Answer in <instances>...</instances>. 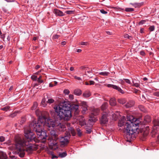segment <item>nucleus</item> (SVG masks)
I'll list each match as a JSON object with an SVG mask.
<instances>
[{"label": "nucleus", "instance_id": "obj_15", "mask_svg": "<svg viewBox=\"0 0 159 159\" xmlns=\"http://www.w3.org/2000/svg\"><path fill=\"white\" fill-rule=\"evenodd\" d=\"M124 80L125 81V82L126 83H127L128 84H132L131 82L130 81V80H129L128 79H120V81L122 83H125Z\"/></svg>", "mask_w": 159, "mask_h": 159}, {"label": "nucleus", "instance_id": "obj_32", "mask_svg": "<svg viewBox=\"0 0 159 159\" xmlns=\"http://www.w3.org/2000/svg\"><path fill=\"white\" fill-rule=\"evenodd\" d=\"M125 10L126 12H131L134 11V9L132 8H126Z\"/></svg>", "mask_w": 159, "mask_h": 159}, {"label": "nucleus", "instance_id": "obj_36", "mask_svg": "<svg viewBox=\"0 0 159 159\" xmlns=\"http://www.w3.org/2000/svg\"><path fill=\"white\" fill-rule=\"evenodd\" d=\"M76 130L77 132V134L78 136H81L82 135V133L80 131V130L79 128H77L76 129Z\"/></svg>", "mask_w": 159, "mask_h": 159}, {"label": "nucleus", "instance_id": "obj_17", "mask_svg": "<svg viewBox=\"0 0 159 159\" xmlns=\"http://www.w3.org/2000/svg\"><path fill=\"white\" fill-rule=\"evenodd\" d=\"M48 103V102L46 101V99L44 98L42 99V102H41V105L43 107H45L47 105Z\"/></svg>", "mask_w": 159, "mask_h": 159}, {"label": "nucleus", "instance_id": "obj_43", "mask_svg": "<svg viewBox=\"0 0 159 159\" xmlns=\"http://www.w3.org/2000/svg\"><path fill=\"white\" fill-rule=\"evenodd\" d=\"M63 92L66 95L70 93V91L68 89H66L64 90Z\"/></svg>", "mask_w": 159, "mask_h": 159}, {"label": "nucleus", "instance_id": "obj_34", "mask_svg": "<svg viewBox=\"0 0 159 159\" xmlns=\"http://www.w3.org/2000/svg\"><path fill=\"white\" fill-rule=\"evenodd\" d=\"M83 109L82 111V112L83 114H85L86 111H87V107H83Z\"/></svg>", "mask_w": 159, "mask_h": 159}, {"label": "nucleus", "instance_id": "obj_13", "mask_svg": "<svg viewBox=\"0 0 159 159\" xmlns=\"http://www.w3.org/2000/svg\"><path fill=\"white\" fill-rule=\"evenodd\" d=\"M69 133H68L67 134H69L70 133L72 134L73 136H74L75 135L76 133L74 129L72 127H70L68 128Z\"/></svg>", "mask_w": 159, "mask_h": 159}, {"label": "nucleus", "instance_id": "obj_5", "mask_svg": "<svg viewBox=\"0 0 159 159\" xmlns=\"http://www.w3.org/2000/svg\"><path fill=\"white\" fill-rule=\"evenodd\" d=\"M70 136L71 135L69 134H67L64 136L57 138V139H58L60 142L61 146L64 147L67 145L68 143L69 142V140Z\"/></svg>", "mask_w": 159, "mask_h": 159}, {"label": "nucleus", "instance_id": "obj_33", "mask_svg": "<svg viewBox=\"0 0 159 159\" xmlns=\"http://www.w3.org/2000/svg\"><path fill=\"white\" fill-rule=\"evenodd\" d=\"M88 74H92V73L90 71H87L85 72V75H87L88 77L89 78H91L92 77V76H91V75H89Z\"/></svg>", "mask_w": 159, "mask_h": 159}, {"label": "nucleus", "instance_id": "obj_4", "mask_svg": "<svg viewBox=\"0 0 159 159\" xmlns=\"http://www.w3.org/2000/svg\"><path fill=\"white\" fill-rule=\"evenodd\" d=\"M25 139H20L16 140V146L20 145L22 147L26 148V151L30 152L34 151L36 147L34 144L30 143V142L35 141V136L33 132L28 131L25 132Z\"/></svg>", "mask_w": 159, "mask_h": 159}, {"label": "nucleus", "instance_id": "obj_7", "mask_svg": "<svg viewBox=\"0 0 159 159\" xmlns=\"http://www.w3.org/2000/svg\"><path fill=\"white\" fill-rule=\"evenodd\" d=\"M108 114L105 113L102 115L101 117L99 119L100 123L101 124H106L108 122V118H107Z\"/></svg>", "mask_w": 159, "mask_h": 159}, {"label": "nucleus", "instance_id": "obj_29", "mask_svg": "<svg viewBox=\"0 0 159 159\" xmlns=\"http://www.w3.org/2000/svg\"><path fill=\"white\" fill-rule=\"evenodd\" d=\"M110 74V73L108 72H106V71H104V72H100L99 73V74L102 75L103 76H107L109 74Z\"/></svg>", "mask_w": 159, "mask_h": 159}, {"label": "nucleus", "instance_id": "obj_11", "mask_svg": "<svg viewBox=\"0 0 159 159\" xmlns=\"http://www.w3.org/2000/svg\"><path fill=\"white\" fill-rule=\"evenodd\" d=\"M52 129H53V128L51 129V130L50 132V134L52 138H54L55 139H57L58 138V135L55 131L52 130Z\"/></svg>", "mask_w": 159, "mask_h": 159}, {"label": "nucleus", "instance_id": "obj_44", "mask_svg": "<svg viewBox=\"0 0 159 159\" xmlns=\"http://www.w3.org/2000/svg\"><path fill=\"white\" fill-rule=\"evenodd\" d=\"M74 78L75 79L79 81H82V79L80 77H77V76H74Z\"/></svg>", "mask_w": 159, "mask_h": 159}, {"label": "nucleus", "instance_id": "obj_18", "mask_svg": "<svg viewBox=\"0 0 159 159\" xmlns=\"http://www.w3.org/2000/svg\"><path fill=\"white\" fill-rule=\"evenodd\" d=\"M108 106V104L107 102H104L101 106V109L102 110H104L106 109Z\"/></svg>", "mask_w": 159, "mask_h": 159}, {"label": "nucleus", "instance_id": "obj_47", "mask_svg": "<svg viewBox=\"0 0 159 159\" xmlns=\"http://www.w3.org/2000/svg\"><path fill=\"white\" fill-rule=\"evenodd\" d=\"M124 37L125 38H126L129 39H130V38H131L132 37L131 36L129 35L128 34H126L124 35Z\"/></svg>", "mask_w": 159, "mask_h": 159}, {"label": "nucleus", "instance_id": "obj_35", "mask_svg": "<svg viewBox=\"0 0 159 159\" xmlns=\"http://www.w3.org/2000/svg\"><path fill=\"white\" fill-rule=\"evenodd\" d=\"M50 155L52 156V159H54V158H58L57 156L54 155L53 152L51 151L50 152Z\"/></svg>", "mask_w": 159, "mask_h": 159}, {"label": "nucleus", "instance_id": "obj_1", "mask_svg": "<svg viewBox=\"0 0 159 159\" xmlns=\"http://www.w3.org/2000/svg\"><path fill=\"white\" fill-rule=\"evenodd\" d=\"M44 126L48 130H50L53 128L57 127L60 129L63 130L65 125L62 124L54 122L51 119H47L43 116L39 117L37 121H33L29 125L30 131H33L35 132L38 139L43 143H45L48 137L46 131L42 129V126Z\"/></svg>", "mask_w": 159, "mask_h": 159}, {"label": "nucleus", "instance_id": "obj_12", "mask_svg": "<svg viewBox=\"0 0 159 159\" xmlns=\"http://www.w3.org/2000/svg\"><path fill=\"white\" fill-rule=\"evenodd\" d=\"M100 110L98 108H93L92 111V114L96 116L98 115L99 112Z\"/></svg>", "mask_w": 159, "mask_h": 159}, {"label": "nucleus", "instance_id": "obj_3", "mask_svg": "<svg viewBox=\"0 0 159 159\" xmlns=\"http://www.w3.org/2000/svg\"><path fill=\"white\" fill-rule=\"evenodd\" d=\"M127 121H129L125 123L122 122V123H119L118 125L121 127L125 125L126 127V135L125 137L127 138V141L130 142L131 140L134 139L136 136L139 134V121L136 118H134L132 116H127Z\"/></svg>", "mask_w": 159, "mask_h": 159}, {"label": "nucleus", "instance_id": "obj_22", "mask_svg": "<svg viewBox=\"0 0 159 159\" xmlns=\"http://www.w3.org/2000/svg\"><path fill=\"white\" fill-rule=\"evenodd\" d=\"M86 133L89 134L92 132V127H87L86 128Z\"/></svg>", "mask_w": 159, "mask_h": 159}, {"label": "nucleus", "instance_id": "obj_8", "mask_svg": "<svg viewBox=\"0 0 159 159\" xmlns=\"http://www.w3.org/2000/svg\"><path fill=\"white\" fill-rule=\"evenodd\" d=\"M107 87L108 88H112L113 89H116L120 92L122 94H123L124 93V91L122 90L119 87L116 86V85H114L111 84H108L107 85Z\"/></svg>", "mask_w": 159, "mask_h": 159}, {"label": "nucleus", "instance_id": "obj_56", "mask_svg": "<svg viewBox=\"0 0 159 159\" xmlns=\"http://www.w3.org/2000/svg\"><path fill=\"white\" fill-rule=\"evenodd\" d=\"M5 37V34H3L1 35V38L2 39H4Z\"/></svg>", "mask_w": 159, "mask_h": 159}, {"label": "nucleus", "instance_id": "obj_31", "mask_svg": "<svg viewBox=\"0 0 159 159\" xmlns=\"http://www.w3.org/2000/svg\"><path fill=\"white\" fill-rule=\"evenodd\" d=\"M7 155L3 153L0 156V159H7Z\"/></svg>", "mask_w": 159, "mask_h": 159}, {"label": "nucleus", "instance_id": "obj_41", "mask_svg": "<svg viewBox=\"0 0 159 159\" xmlns=\"http://www.w3.org/2000/svg\"><path fill=\"white\" fill-rule=\"evenodd\" d=\"M82 106L83 107H87V102H81Z\"/></svg>", "mask_w": 159, "mask_h": 159}, {"label": "nucleus", "instance_id": "obj_21", "mask_svg": "<svg viewBox=\"0 0 159 159\" xmlns=\"http://www.w3.org/2000/svg\"><path fill=\"white\" fill-rule=\"evenodd\" d=\"M118 102L120 104H123L126 102V100L124 98H120L118 100Z\"/></svg>", "mask_w": 159, "mask_h": 159}, {"label": "nucleus", "instance_id": "obj_27", "mask_svg": "<svg viewBox=\"0 0 159 159\" xmlns=\"http://www.w3.org/2000/svg\"><path fill=\"white\" fill-rule=\"evenodd\" d=\"M10 108V107L9 106H6L1 108V110L2 111H7L9 110Z\"/></svg>", "mask_w": 159, "mask_h": 159}, {"label": "nucleus", "instance_id": "obj_2", "mask_svg": "<svg viewBox=\"0 0 159 159\" xmlns=\"http://www.w3.org/2000/svg\"><path fill=\"white\" fill-rule=\"evenodd\" d=\"M79 106L77 104L71 105L64 102L62 105L57 106L54 107L55 112L51 111L50 113L54 119L57 116L60 120H68L72 116V112H74L76 116L79 114Z\"/></svg>", "mask_w": 159, "mask_h": 159}, {"label": "nucleus", "instance_id": "obj_20", "mask_svg": "<svg viewBox=\"0 0 159 159\" xmlns=\"http://www.w3.org/2000/svg\"><path fill=\"white\" fill-rule=\"evenodd\" d=\"M135 80V79H133L132 80V83L133 84V85L136 87H139L140 86V84H139V81H138L139 82L135 83L134 80Z\"/></svg>", "mask_w": 159, "mask_h": 159}, {"label": "nucleus", "instance_id": "obj_6", "mask_svg": "<svg viewBox=\"0 0 159 159\" xmlns=\"http://www.w3.org/2000/svg\"><path fill=\"white\" fill-rule=\"evenodd\" d=\"M16 147L18 151L16 152V154H18L20 157L22 158L24 157L25 155V150L24 149L23 147L20 145H19L18 146H16Z\"/></svg>", "mask_w": 159, "mask_h": 159}, {"label": "nucleus", "instance_id": "obj_19", "mask_svg": "<svg viewBox=\"0 0 159 159\" xmlns=\"http://www.w3.org/2000/svg\"><path fill=\"white\" fill-rule=\"evenodd\" d=\"M144 120L146 122H149L151 121L150 117L149 116H144Z\"/></svg>", "mask_w": 159, "mask_h": 159}, {"label": "nucleus", "instance_id": "obj_38", "mask_svg": "<svg viewBox=\"0 0 159 159\" xmlns=\"http://www.w3.org/2000/svg\"><path fill=\"white\" fill-rule=\"evenodd\" d=\"M42 77V76H40L39 78H37V81L39 83H42L43 82V80H41V78Z\"/></svg>", "mask_w": 159, "mask_h": 159}, {"label": "nucleus", "instance_id": "obj_53", "mask_svg": "<svg viewBox=\"0 0 159 159\" xmlns=\"http://www.w3.org/2000/svg\"><path fill=\"white\" fill-rule=\"evenodd\" d=\"M140 54L142 56H144L145 55V53L143 51H141L140 52Z\"/></svg>", "mask_w": 159, "mask_h": 159}, {"label": "nucleus", "instance_id": "obj_52", "mask_svg": "<svg viewBox=\"0 0 159 159\" xmlns=\"http://www.w3.org/2000/svg\"><path fill=\"white\" fill-rule=\"evenodd\" d=\"M80 44L82 45H87V42H81Z\"/></svg>", "mask_w": 159, "mask_h": 159}, {"label": "nucleus", "instance_id": "obj_45", "mask_svg": "<svg viewBox=\"0 0 159 159\" xmlns=\"http://www.w3.org/2000/svg\"><path fill=\"white\" fill-rule=\"evenodd\" d=\"M100 12L103 14H106L107 13V12L106 11H105L103 9H101V10H100Z\"/></svg>", "mask_w": 159, "mask_h": 159}, {"label": "nucleus", "instance_id": "obj_57", "mask_svg": "<svg viewBox=\"0 0 159 159\" xmlns=\"http://www.w3.org/2000/svg\"><path fill=\"white\" fill-rule=\"evenodd\" d=\"M7 2H13L14 0H5Z\"/></svg>", "mask_w": 159, "mask_h": 159}, {"label": "nucleus", "instance_id": "obj_39", "mask_svg": "<svg viewBox=\"0 0 159 159\" xmlns=\"http://www.w3.org/2000/svg\"><path fill=\"white\" fill-rule=\"evenodd\" d=\"M65 13L67 14L70 15L73 13L74 11H66Z\"/></svg>", "mask_w": 159, "mask_h": 159}, {"label": "nucleus", "instance_id": "obj_9", "mask_svg": "<svg viewBox=\"0 0 159 159\" xmlns=\"http://www.w3.org/2000/svg\"><path fill=\"white\" fill-rule=\"evenodd\" d=\"M53 12L56 16H65V14L62 11L57 9H54Z\"/></svg>", "mask_w": 159, "mask_h": 159}, {"label": "nucleus", "instance_id": "obj_23", "mask_svg": "<svg viewBox=\"0 0 159 159\" xmlns=\"http://www.w3.org/2000/svg\"><path fill=\"white\" fill-rule=\"evenodd\" d=\"M40 113H40V111H39V110L37 109L36 110V111H35V113H36V115L37 116H39V117H40V116H45L46 117V119H47V117H46V116H43V115H41V116H40ZM39 119V118H38V119Z\"/></svg>", "mask_w": 159, "mask_h": 159}, {"label": "nucleus", "instance_id": "obj_64", "mask_svg": "<svg viewBox=\"0 0 159 159\" xmlns=\"http://www.w3.org/2000/svg\"><path fill=\"white\" fill-rule=\"evenodd\" d=\"M70 71H73L74 70V68L73 67H71L70 68Z\"/></svg>", "mask_w": 159, "mask_h": 159}, {"label": "nucleus", "instance_id": "obj_63", "mask_svg": "<svg viewBox=\"0 0 159 159\" xmlns=\"http://www.w3.org/2000/svg\"><path fill=\"white\" fill-rule=\"evenodd\" d=\"M39 67H40V66H39V65H37V66H36V67H35V68L36 69H38L39 68Z\"/></svg>", "mask_w": 159, "mask_h": 159}, {"label": "nucleus", "instance_id": "obj_14", "mask_svg": "<svg viewBox=\"0 0 159 159\" xmlns=\"http://www.w3.org/2000/svg\"><path fill=\"white\" fill-rule=\"evenodd\" d=\"M109 103L110 105L111 106H115L116 103V100L114 98H111L110 99Z\"/></svg>", "mask_w": 159, "mask_h": 159}, {"label": "nucleus", "instance_id": "obj_62", "mask_svg": "<svg viewBox=\"0 0 159 159\" xmlns=\"http://www.w3.org/2000/svg\"><path fill=\"white\" fill-rule=\"evenodd\" d=\"M49 86L50 87H52L54 86V85L52 84L51 83H50L49 84Z\"/></svg>", "mask_w": 159, "mask_h": 159}, {"label": "nucleus", "instance_id": "obj_60", "mask_svg": "<svg viewBox=\"0 0 159 159\" xmlns=\"http://www.w3.org/2000/svg\"><path fill=\"white\" fill-rule=\"evenodd\" d=\"M10 157H11V158L12 159H16V157H15V156H13V155L11 156Z\"/></svg>", "mask_w": 159, "mask_h": 159}, {"label": "nucleus", "instance_id": "obj_42", "mask_svg": "<svg viewBox=\"0 0 159 159\" xmlns=\"http://www.w3.org/2000/svg\"><path fill=\"white\" fill-rule=\"evenodd\" d=\"M47 102L48 103L51 104L54 102V100L52 99H49L48 100Z\"/></svg>", "mask_w": 159, "mask_h": 159}, {"label": "nucleus", "instance_id": "obj_37", "mask_svg": "<svg viewBox=\"0 0 159 159\" xmlns=\"http://www.w3.org/2000/svg\"><path fill=\"white\" fill-rule=\"evenodd\" d=\"M31 79L32 80L34 81H36L37 80V77L36 76L32 75L31 76Z\"/></svg>", "mask_w": 159, "mask_h": 159}, {"label": "nucleus", "instance_id": "obj_54", "mask_svg": "<svg viewBox=\"0 0 159 159\" xmlns=\"http://www.w3.org/2000/svg\"><path fill=\"white\" fill-rule=\"evenodd\" d=\"M90 84L89 85H93L95 84V82L93 80H90L89 81Z\"/></svg>", "mask_w": 159, "mask_h": 159}, {"label": "nucleus", "instance_id": "obj_51", "mask_svg": "<svg viewBox=\"0 0 159 159\" xmlns=\"http://www.w3.org/2000/svg\"><path fill=\"white\" fill-rule=\"evenodd\" d=\"M5 140V138L3 136H0V141L3 142Z\"/></svg>", "mask_w": 159, "mask_h": 159}, {"label": "nucleus", "instance_id": "obj_16", "mask_svg": "<svg viewBox=\"0 0 159 159\" xmlns=\"http://www.w3.org/2000/svg\"><path fill=\"white\" fill-rule=\"evenodd\" d=\"M74 94L77 96H79L81 94V91L79 89H76L74 91Z\"/></svg>", "mask_w": 159, "mask_h": 159}, {"label": "nucleus", "instance_id": "obj_48", "mask_svg": "<svg viewBox=\"0 0 159 159\" xmlns=\"http://www.w3.org/2000/svg\"><path fill=\"white\" fill-rule=\"evenodd\" d=\"M154 95L158 97H159V92H156L153 93Z\"/></svg>", "mask_w": 159, "mask_h": 159}, {"label": "nucleus", "instance_id": "obj_49", "mask_svg": "<svg viewBox=\"0 0 159 159\" xmlns=\"http://www.w3.org/2000/svg\"><path fill=\"white\" fill-rule=\"evenodd\" d=\"M59 37V35L56 34L53 36V39H58Z\"/></svg>", "mask_w": 159, "mask_h": 159}, {"label": "nucleus", "instance_id": "obj_46", "mask_svg": "<svg viewBox=\"0 0 159 159\" xmlns=\"http://www.w3.org/2000/svg\"><path fill=\"white\" fill-rule=\"evenodd\" d=\"M145 22H146V20H142L139 22V25H143L145 23Z\"/></svg>", "mask_w": 159, "mask_h": 159}, {"label": "nucleus", "instance_id": "obj_10", "mask_svg": "<svg viewBox=\"0 0 159 159\" xmlns=\"http://www.w3.org/2000/svg\"><path fill=\"white\" fill-rule=\"evenodd\" d=\"M134 104V102L133 100H130L125 105V107L127 108H129L133 106Z\"/></svg>", "mask_w": 159, "mask_h": 159}, {"label": "nucleus", "instance_id": "obj_55", "mask_svg": "<svg viewBox=\"0 0 159 159\" xmlns=\"http://www.w3.org/2000/svg\"><path fill=\"white\" fill-rule=\"evenodd\" d=\"M133 5L135 7H136L139 6V3H135L134 4H133Z\"/></svg>", "mask_w": 159, "mask_h": 159}, {"label": "nucleus", "instance_id": "obj_24", "mask_svg": "<svg viewBox=\"0 0 159 159\" xmlns=\"http://www.w3.org/2000/svg\"><path fill=\"white\" fill-rule=\"evenodd\" d=\"M83 95L84 97L87 98L90 96V93L89 92H85L83 93Z\"/></svg>", "mask_w": 159, "mask_h": 159}, {"label": "nucleus", "instance_id": "obj_61", "mask_svg": "<svg viewBox=\"0 0 159 159\" xmlns=\"http://www.w3.org/2000/svg\"><path fill=\"white\" fill-rule=\"evenodd\" d=\"M16 116L15 113H14L11 115V116L12 117H14Z\"/></svg>", "mask_w": 159, "mask_h": 159}, {"label": "nucleus", "instance_id": "obj_25", "mask_svg": "<svg viewBox=\"0 0 159 159\" xmlns=\"http://www.w3.org/2000/svg\"><path fill=\"white\" fill-rule=\"evenodd\" d=\"M89 121H90V122L91 123V125H92L93 123L95 122L96 121V119L94 118H93L92 117H90L89 118Z\"/></svg>", "mask_w": 159, "mask_h": 159}, {"label": "nucleus", "instance_id": "obj_28", "mask_svg": "<svg viewBox=\"0 0 159 159\" xmlns=\"http://www.w3.org/2000/svg\"><path fill=\"white\" fill-rule=\"evenodd\" d=\"M38 103L37 102H34L33 106L31 107V109L32 110H35L38 106Z\"/></svg>", "mask_w": 159, "mask_h": 159}, {"label": "nucleus", "instance_id": "obj_59", "mask_svg": "<svg viewBox=\"0 0 159 159\" xmlns=\"http://www.w3.org/2000/svg\"><path fill=\"white\" fill-rule=\"evenodd\" d=\"M139 90L138 89H135L134 90V92L135 93H137Z\"/></svg>", "mask_w": 159, "mask_h": 159}, {"label": "nucleus", "instance_id": "obj_30", "mask_svg": "<svg viewBox=\"0 0 159 159\" xmlns=\"http://www.w3.org/2000/svg\"><path fill=\"white\" fill-rule=\"evenodd\" d=\"M154 125L155 126H159V120L155 119L153 120Z\"/></svg>", "mask_w": 159, "mask_h": 159}, {"label": "nucleus", "instance_id": "obj_26", "mask_svg": "<svg viewBox=\"0 0 159 159\" xmlns=\"http://www.w3.org/2000/svg\"><path fill=\"white\" fill-rule=\"evenodd\" d=\"M67 154L66 152L61 153L59 154V157L61 158H63L66 156Z\"/></svg>", "mask_w": 159, "mask_h": 159}, {"label": "nucleus", "instance_id": "obj_40", "mask_svg": "<svg viewBox=\"0 0 159 159\" xmlns=\"http://www.w3.org/2000/svg\"><path fill=\"white\" fill-rule=\"evenodd\" d=\"M155 27L154 25L151 26L149 28V30L151 31H152L154 30Z\"/></svg>", "mask_w": 159, "mask_h": 159}, {"label": "nucleus", "instance_id": "obj_58", "mask_svg": "<svg viewBox=\"0 0 159 159\" xmlns=\"http://www.w3.org/2000/svg\"><path fill=\"white\" fill-rule=\"evenodd\" d=\"M143 30L144 29L143 28H141L140 30V32L141 33H143Z\"/></svg>", "mask_w": 159, "mask_h": 159}, {"label": "nucleus", "instance_id": "obj_50", "mask_svg": "<svg viewBox=\"0 0 159 159\" xmlns=\"http://www.w3.org/2000/svg\"><path fill=\"white\" fill-rule=\"evenodd\" d=\"M69 98L70 100H72L74 99V95L73 94H70L69 95Z\"/></svg>", "mask_w": 159, "mask_h": 159}]
</instances>
